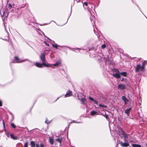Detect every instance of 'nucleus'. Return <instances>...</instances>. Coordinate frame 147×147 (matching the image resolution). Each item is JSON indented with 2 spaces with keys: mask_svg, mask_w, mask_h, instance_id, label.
Segmentation results:
<instances>
[{
  "mask_svg": "<svg viewBox=\"0 0 147 147\" xmlns=\"http://www.w3.org/2000/svg\"><path fill=\"white\" fill-rule=\"evenodd\" d=\"M52 45L53 47L56 49H57L58 48V46L56 44H52Z\"/></svg>",
  "mask_w": 147,
  "mask_h": 147,
  "instance_id": "obj_23",
  "label": "nucleus"
},
{
  "mask_svg": "<svg viewBox=\"0 0 147 147\" xmlns=\"http://www.w3.org/2000/svg\"><path fill=\"white\" fill-rule=\"evenodd\" d=\"M30 144L31 146V147H35V144L34 142L33 141H32L30 142Z\"/></svg>",
  "mask_w": 147,
  "mask_h": 147,
  "instance_id": "obj_18",
  "label": "nucleus"
},
{
  "mask_svg": "<svg viewBox=\"0 0 147 147\" xmlns=\"http://www.w3.org/2000/svg\"><path fill=\"white\" fill-rule=\"evenodd\" d=\"M146 146H147V144H146Z\"/></svg>",
  "mask_w": 147,
  "mask_h": 147,
  "instance_id": "obj_39",
  "label": "nucleus"
},
{
  "mask_svg": "<svg viewBox=\"0 0 147 147\" xmlns=\"http://www.w3.org/2000/svg\"><path fill=\"white\" fill-rule=\"evenodd\" d=\"M144 65H142L141 66L140 65H138L136 68L135 71L136 72H138L139 70L141 71L144 72Z\"/></svg>",
  "mask_w": 147,
  "mask_h": 147,
  "instance_id": "obj_2",
  "label": "nucleus"
},
{
  "mask_svg": "<svg viewBox=\"0 0 147 147\" xmlns=\"http://www.w3.org/2000/svg\"><path fill=\"white\" fill-rule=\"evenodd\" d=\"M44 145L42 143H41L40 144H36V147H44Z\"/></svg>",
  "mask_w": 147,
  "mask_h": 147,
  "instance_id": "obj_16",
  "label": "nucleus"
},
{
  "mask_svg": "<svg viewBox=\"0 0 147 147\" xmlns=\"http://www.w3.org/2000/svg\"><path fill=\"white\" fill-rule=\"evenodd\" d=\"M120 144L121 146L123 147H127L129 146V144L127 143H123L122 142H120Z\"/></svg>",
  "mask_w": 147,
  "mask_h": 147,
  "instance_id": "obj_8",
  "label": "nucleus"
},
{
  "mask_svg": "<svg viewBox=\"0 0 147 147\" xmlns=\"http://www.w3.org/2000/svg\"><path fill=\"white\" fill-rule=\"evenodd\" d=\"M115 71L117 73H119V70L117 69H115Z\"/></svg>",
  "mask_w": 147,
  "mask_h": 147,
  "instance_id": "obj_28",
  "label": "nucleus"
},
{
  "mask_svg": "<svg viewBox=\"0 0 147 147\" xmlns=\"http://www.w3.org/2000/svg\"><path fill=\"white\" fill-rule=\"evenodd\" d=\"M120 73H116L115 74H113V76L115 78H120Z\"/></svg>",
  "mask_w": 147,
  "mask_h": 147,
  "instance_id": "obj_9",
  "label": "nucleus"
},
{
  "mask_svg": "<svg viewBox=\"0 0 147 147\" xmlns=\"http://www.w3.org/2000/svg\"><path fill=\"white\" fill-rule=\"evenodd\" d=\"M84 5H85L86 6H87L88 5V3L86 2H85L84 3Z\"/></svg>",
  "mask_w": 147,
  "mask_h": 147,
  "instance_id": "obj_31",
  "label": "nucleus"
},
{
  "mask_svg": "<svg viewBox=\"0 0 147 147\" xmlns=\"http://www.w3.org/2000/svg\"><path fill=\"white\" fill-rule=\"evenodd\" d=\"M94 101V103H95V104H98V102H97V101H96V100H94V101Z\"/></svg>",
  "mask_w": 147,
  "mask_h": 147,
  "instance_id": "obj_32",
  "label": "nucleus"
},
{
  "mask_svg": "<svg viewBox=\"0 0 147 147\" xmlns=\"http://www.w3.org/2000/svg\"><path fill=\"white\" fill-rule=\"evenodd\" d=\"M118 89H119L123 90L125 88V86L124 85L122 84H119L118 86Z\"/></svg>",
  "mask_w": 147,
  "mask_h": 147,
  "instance_id": "obj_5",
  "label": "nucleus"
},
{
  "mask_svg": "<svg viewBox=\"0 0 147 147\" xmlns=\"http://www.w3.org/2000/svg\"><path fill=\"white\" fill-rule=\"evenodd\" d=\"M49 142L51 144H53L54 143V139L53 138L49 137Z\"/></svg>",
  "mask_w": 147,
  "mask_h": 147,
  "instance_id": "obj_11",
  "label": "nucleus"
},
{
  "mask_svg": "<svg viewBox=\"0 0 147 147\" xmlns=\"http://www.w3.org/2000/svg\"><path fill=\"white\" fill-rule=\"evenodd\" d=\"M120 73V74L122 76H123L125 77L126 76H127V73L125 72H121V73Z\"/></svg>",
  "mask_w": 147,
  "mask_h": 147,
  "instance_id": "obj_21",
  "label": "nucleus"
},
{
  "mask_svg": "<svg viewBox=\"0 0 147 147\" xmlns=\"http://www.w3.org/2000/svg\"><path fill=\"white\" fill-rule=\"evenodd\" d=\"M146 63V61H144L143 62V65H144V64H145Z\"/></svg>",
  "mask_w": 147,
  "mask_h": 147,
  "instance_id": "obj_35",
  "label": "nucleus"
},
{
  "mask_svg": "<svg viewBox=\"0 0 147 147\" xmlns=\"http://www.w3.org/2000/svg\"><path fill=\"white\" fill-rule=\"evenodd\" d=\"M97 112L96 111H93L91 112V115L92 116H93L95 115H96L97 113Z\"/></svg>",
  "mask_w": 147,
  "mask_h": 147,
  "instance_id": "obj_20",
  "label": "nucleus"
},
{
  "mask_svg": "<svg viewBox=\"0 0 147 147\" xmlns=\"http://www.w3.org/2000/svg\"><path fill=\"white\" fill-rule=\"evenodd\" d=\"M8 6L9 7H12L10 3H9L8 4Z\"/></svg>",
  "mask_w": 147,
  "mask_h": 147,
  "instance_id": "obj_34",
  "label": "nucleus"
},
{
  "mask_svg": "<svg viewBox=\"0 0 147 147\" xmlns=\"http://www.w3.org/2000/svg\"><path fill=\"white\" fill-rule=\"evenodd\" d=\"M72 95V92L70 90H68L65 95V97L70 96Z\"/></svg>",
  "mask_w": 147,
  "mask_h": 147,
  "instance_id": "obj_4",
  "label": "nucleus"
},
{
  "mask_svg": "<svg viewBox=\"0 0 147 147\" xmlns=\"http://www.w3.org/2000/svg\"><path fill=\"white\" fill-rule=\"evenodd\" d=\"M61 63V61H57L56 63L53 64V65L55 66H57L58 65H60Z\"/></svg>",
  "mask_w": 147,
  "mask_h": 147,
  "instance_id": "obj_15",
  "label": "nucleus"
},
{
  "mask_svg": "<svg viewBox=\"0 0 147 147\" xmlns=\"http://www.w3.org/2000/svg\"><path fill=\"white\" fill-rule=\"evenodd\" d=\"M44 43L47 46H49V44H48L47 43V42L45 41H44Z\"/></svg>",
  "mask_w": 147,
  "mask_h": 147,
  "instance_id": "obj_29",
  "label": "nucleus"
},
{
  "mask_svg": "<svg viewBox=\"0 0 147 147\" xmlns=\"http://www.w3.org/2000/svg\"><path fill=\"white\" fill-rule=\"evenodd\" d=\"M99 106L102 107L106 108L107 107L106 106L103 105L102 104H99Z\"/></svg>",
  "mask_w": 147,
  "mask_h": 147,
  "instance_id": "obj_25",
  "label": "nucleus"
},
{
  "mask_svg": "<svg viewBox=\"0 0 147 147\" xmlns=\"http://www.w3.org/2000/svg\"><path fill=\"white\" fill-rule=\"evenodd\" d=\"M3 14L2 15V14L1 13V15L2 16H4L5 17H7L8 15V13L7 11H6V10L5 11H2Z\"/></svg>",
  "mask_w": 147,
  "mask_h": 147,
  "instance_id": "obj_10",
  "label": "nucleus"
},
{
  "mask_svg": "<svg viewBox=\"0 0 147 147\" xmlns=\"http://www.w3.org/2000/svg\"><path fill=\"white\" fill-rule=\"evenodd\" d=\"M122 100L124 101L125 104L126 105L128 102V100L124 96H122Z\"/></svg>",
  "mask_w": 147,
  "mask_h": 147,
  "instance_id": "obj_12",
  "label": "nucleus"
},
{
  "mask_svg": "<svg viewBox=\"0 0 147 147\" xmlns=\"http://www.w3.org/2000/svg\"><path fill=\"white\" fill-rule=\"evenodd\" d=\"M24 147H28V143L27 142H26L24 145Z\"/></svg>",
  "mask_w": 147,
  "mask_h": 147,
  "instance_id": "obj_26",
  "label": "nucleus"
},
{
  "mask_svg": "<svg viewBox=\"0 0 147 147\" xmlns=\"http://www.w3.org/2000/svg\"><path fill=\"white\" fill-rule=\"evenodd\" d=\"M56 140L57 142H59L61 144L62 140V138H58L56 139Z\"/></svg>",
  "mask_w": 147,
  "mask_h": 147,
  "instance_id": "obj_19",
  "label": "nucleus"
},
{
  "mask_svg": "<svg viewBox=\"0 0 147 147\" xmlns=\"http://www.w3.org/2000/svg\"><path fill=\"white\" fill-rule=\"evenodd\" d=\"M11 138L13 139L16 140L18 138L16 136H14L13 134H11L10 135Z\"/></svg>",
  "mask_w": 147,
  "mask_h": 147,
  "instance_id": "obj_17",
  "label": "nucleus"
},
{
  "mask_svg": "<svg viewBox=\"0 0 147 147\" xmlns=\"http://www.w3.org/2000/svg\"><path fill=\"white\" fill-rule=\"evenodd\" d=\"M131 109V108H129L128 109H127L125 111V113L127 114V115H129V114L130 112V111Z\"/></svg>",
  "mask_w": 147,
  "mask_h": 147,
  "instance_id": "obj_14",
  "label": "nucleus"
},
{
  "mask_svg": "<svg viewBox=\"0 0 147 147\" xmlns=\"http://www.w3.org/2000/svg\"><path fill=\"white\" fill-rule=\"evenodd\" d=\"M11 125L14 128H15L16 127L15 125L13 123H11Z\"/></svg>",
  "mask_w": 147,
  "mask_h": 147,
  "instance_id": "obj_24",
  "label": "nucleus"
},
{
  "mask_svg": "<svg viewBox=\"0 0 147 147\" xmlns=\"http://www.w3.org/2000/svg\"><path fill=\"white\" fill-rule=\"evenodd\" d=\"M46 53H42L40 57V58L41 60H42V64L43 66L46 67H49L51 66V65L49 64H47L45 63V56Z\"/></svg>",
  "mask_w": 147,
  "mask_h": 147,
  "instance_id": "obj_1",
  "label": "nucleus"
},
{
  "mask_svg": "<svg viewBox=\"0 0 147 147\" xmlns=\"http://www.w3.org/2000/svg\"><path fill=\"white\" fill-rule=\"evenodd\" d=\"M105 117L106 118V119H107V117H108V115H107L106 114H105Z\"/></svg>",
  "mask_w": 147,
  "mask_h": 147,
  "instance_id": "obj_37",
  "label": "nucleus"
},
{
  "mask_svg": "<svg viewBox=\"0 0 147 147\" xmlns=\"http://www.w3.org/2000/svg\"><path fill=\"white\" fill-rule=\"evenodd\" d=\"M79 94L78 95V98L79 100H80L82 102V103L83 104H85L86 102V100L84 98H80L79 97Z\"/></svg>",
  "mask_w": 147,
  "mask_h": 147,
  "instance_id": "obj_6",
  "label": "nucleus"
},
{
  "mask_svg": "<svg viewBox=\"0 0 147 147\" xmlns=\"http://www.w3.org/2000/svg\"><path fill=\"white\" fill-rule=\"evenodd\" d=\"M2 106V102L1 100H0V106L1 107Z\"/></svg>",
  "mask_w": 147,
  "mask_h": 147,
  "instance_id": "obj_33",
  "label": "nucleus"
},
{
  "mask_svg": "<svg viewBox=\"0 0 147 147\" xmlns=\"http://www.w3.org/2000/svg\"><path fill=\"white\" fill-rule=\"evenodd\" d=\"M132 145L133 147H141V146L140 145L135 144H133Z\"/></svg>",
  "mask_w": 147,
  "mask_h": 147,
  "instance_id": "obj_22",
  "label": "nucleus"
},
{
  "mask_svg": "<svg viewBox=\"0 0 147 147\" xmlns=\"http://www.w3.org/2000/svg\"><path fill=\"white\" fill-rule=\"evenodd\" d=\"M3 126L4 127H5V124H4V121H3Z\"/></svg>",
  "mask_w": 147,
  "mask_h": 147,
  "instance_id": "obj_36",
  "label": "nucleus"
},
{
  "mask_svg": "<svg viewBox=\"0 0 147 147\" xmlns=\"http://www.w3.org/2000/svg\"><path fill=\"white\" fill-rule=\"evenodd\" d=\"M89 99L91 100H92V101H94V99L93 98H92L91 97H90V96L89 97Z\"/></svg>",
  "mask_w": 147,
  "mask_h": 147,
  "instance_id": "obj_27",
  "label": "nucleus"
},
{
  "mask_svg": "<svg viewBox=\"0 0 147 147\" xmlns=\"http://www.w3.org/2000/svg\"><path fill=\"white\" fill-rule=\"evenodd\" d=\"M26 60H21L17 57H15L14 58L15 63H21L25 61Z\"/></svg>",
  "mask_w": 147,
  "mask_h": 147,
  "instance_id": "obj_3",
  "label": "nucleus"
},
{
  "mask_svg": "<svg viewBox=\"0 0 147 147\" xmlns=\"http://www.w3.org/2000/svg\"><path fill=\"white\" fill-rule=\"evenodd\" d=\"M36 65L38 67H42L43 65L42 63H40L38 62H36L35 63Z\"/></svg>",
  "mask_w": 147,
  "mask_h": 147,
  "instance_id": "obj_13",
  "label": "nucleus"
},
{
  "mask_svg": "<svg viewBox=\"0 0 147 147\" xmlns=\"http://www.w3.org/2000/svg\"><path fill=\"white\" fill-rule=\"evenodd\" d=\"M73 122L76 123V122H75L74 121ZM76 123H80V122H76Z\"/></svg>",
  "mask_w": 147,
  "mask_h": 147,
  "instance_id": "obj_38",
  "label": "nucleus"
},
{
  "mask_svg": "<svg viewBox=\"0 0 147 147\" xmlns=\"http://www.w3.org/2000/svg\"><path fill=\"white\" fill-rule=\"evenodd\" d=\"M119 131V132L121 131V133L122 134L123 136H124L125 138L126 139L127 138V135L125 134V133L124 132V131L122 129H120Z\"/></svg>",
  "mask_w": 147,
  "mask_h": 147,
  "instance_id": "obj_7",
  "label": "nucleus"
},
{
  "mask_svg": "<svg viewBox=\"0 0 147 147\" xmlns=\"http://www.w3.org/2000/svg\"><path fill=\"white\" fill-rule=\"evenodd\" d=\"M106 46L105 45H102V47L103 49L104 48L106 47Z\"/></svg>",
  "mask_w": 147,
  "mask_h": 147,
  "instance_id": "obj_30",
  "label": "nucleus"
}]
</instances>
